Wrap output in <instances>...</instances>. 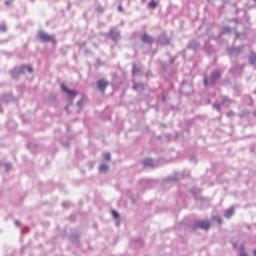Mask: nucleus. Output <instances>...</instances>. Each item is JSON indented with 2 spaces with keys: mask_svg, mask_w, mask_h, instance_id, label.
Segmentation results:
<instances>
[{
  "mask_svg": "<svg viewBox=\"0 0 256 256\" xmlns=\"http://www.w3.org/2000/svg\"><path fill=\"white\" fill-rule=\"evenodd\" d=\"M211 228V222L207 220H199L194 222L192 225V229L196 231V229H203L204 231H209Z\"/></svg>",
  "mask_w": 256,
  "mask_h": 256,
  "instance_id": "nucleus-1",
  "label": "nucleus"
},
{
  "mask_svg": "<svg viewBox=\"0 0 256 256\" xmlns=\"http://www.w3.org/2000/svg\"><path fill=\"white\" fill-rule=\"evenodd\" d=\"M38 37L42 43H55V37L43 31L38 32Z\"/></svg>",
  "mask_w": 256,
  "mask_h": 256,
  "instance_id": "nucleus-2",
  "label": "nucleus"
},
{
  "mask_svg": "<svg viewBox=\"0 0 256 256\" xmlns=\"http://www.w3.org/2000/svg\"><path fill=\"white\" fill-rule=\"evenodd\" d=\"M61 89H62V91L67 93V95H69V97H71V99H75V97H77V91L70 90L69 88H67V86H65V84H61Z\"/></svg>",
  "mask_w": 256,
  "mask_h": 256,
  "instance_id": "nucleus-3",
  "label": "nucleus"
},
{
  "mask_svg": "<svg viewBox=\"0 0 256 256\" xmlns=\"http://www.w3.org/2000/svg\"><path fill=\"white\" fill-rule=\"evenodd\" d=\"M140 39L142 43H145L146 45H151V43H153V37L147 33H144Z\"/></svg>",
  "mask_w": 256,
  "mask_h": 256,
  "instance_id": "nucleus-4",
  "label": "nucleus"
},
{
  "mask_svg": "<svg viewBox=\"0 0 256 256\" xmlns=\"http://www.w3.org/2000/svg\"><path fill=\"white\" fill-rule=\"evenodd\" d=\"M97 87L100 91H102V93H105V89H107V87H109V82H107L105 80H99L97 82Z\"/></svg>",
  "mask_w": 256,
  "mask_h": 256,
  "instance_id": "nucleus-5",
  "label": "nucleus"
},
{
  "mask_svg": "<svg viewBox=\"0 0 256 256\" xmlns=\"http://www.w3.org/2000/svg\"><path fill=\"white\" fill-rule=\"evenodd\" d=\"M219 79H221V72L216 71L212 73L210 83L213 85V83H215L216 81H219Z\"/></svg>",
  "mask_w": 256,
  "mask_h": 256,
  "instance_id": "nucleus-6",
  "label": "nucleus"
},
{
  "mask_svg": "<svg viewBox=\"0 0 256 256\" xmlns=\"http://www.w3.org/2000/svg\"><path fill=\"white\" fill-rule=\"evenodd\" d=\"M233 215H235V209L230 208L225 212L224 217H226V219H231Z\"/></svg>",
  "mask_w": 256,
  "mask_h": 256,
  "instance_id": "nucleus-7",
  "label": "nucleus"
},
{
  "mask_svg": "<svg viewBox=\"0 0 256 256\" xmlns=\"http://www.w3.org/2000/svg\"><path fill=\"white\" fill-rule=\"evenodd\" d=\"M27 71H28V73H33V67H31V66H22L20 68V73H27Z\"/></svg>",
  "mask_w": 256,
  "mask_h": 256,
  "instance_id": "nucleus-8",
  "label": "nucleus"
},
{
  "mask_svg": "<svg viewBox=\"0 0 256 256\" xmlns=\"http://www.w3.org/2000/svg\"><path fill=\"white\" fill-rule=\"evenodd\" d=\"M250 65H256V53L251 52L249 56Z\"/></svg>",
  "mask_w": 256,
  "mask_h": 256,
  "instance_id": "nucleus-9",
  "label": "nucleus"
},
{
  "mask_svg": "<svg viewBox=\"0 0 256 256\" xmlns=\"http://www.w3.org/2000/svg\"><path fill=\"white\" fill-rule=\"evenodd\" d=\"M143 165H144L145 167H151V166H153V159H151V158L145 159L144 162H143Z\"/></svg>",
  "mask_w": 256,
  "mask_h": 256,
  "instance_id": "nucleus-10",
  "label": "nucleus"
},
{
  "mask_svg": "<svg viewBox=\"0 0 256 256\" xmlns=\"http://www.w3.org/2000/svg\"><path fill=\"white\" fill-rule=\"evenodd\" d=\"M99 171H101V173H105V171H109V165L101 164L99 167Z\"/></svg>",
  "mask_w": 256,
  "mask_h": 256,
  "instance_id": "nucleus-11",
  "label": "nucleus"
},
{
  "mask_svg": "<svg viewBox=\"0 0 256 256\" xmlns=\"http://www.w3.org/2000/svg\"><path fill=\"white\" fill-rule=\"evenodd\" d=\"M212 219L216 222H218V225H223V219L219 216H213Z\"/></svg>",
  "mask_w": 256,
  "mask_h": 256,
  "instance_id": "nucleus-12",
  "label": "nucleus"
},
{
  "mask_svg": "<svg viewBox=\"0 0 256 256\" xmlns=\"http://www.w3.org/2000/svg\"><path fill=\"white\" fill-rule=\"evenodd\" d=\"M133 88L136 90V91H143V84H134Z\"/></svg>",
  "mask_w": 256,
  "mask_h": 256,
  "instance_id": "nucleus-13",
  "label": "nucleus"
},
{
  "mask_svg": "<svg viewBox=\"0 0 256 256\" xmlns=\"http://www.w3.org/2000/svg\"><path fill=\"white\" fill-rule=\"evenodd\" d=\"M148 7H150V9H155L157 7V3L155 0H151L148 4Z\"/></svg>",
  "mask_w": 256,
  "mask_h": 256,
  "instance_id": "nucleus-14",
  "label": "nucleus"
},
{
  "mask_svg": "<svg viewBox=\"0 0 256 256\" xmlns=\"http://www.w3.org/2000/svg\"><path fill=\"white\" fill-rule=\"evenodd\" d=\"M240 256H248V255L245 253V246H244V245H241V246H240Z\"/></svg>",
  "mask_w": 256,
  "mask_h": 256,
  "instance_id": "nucleus-15",
  "label": "nucleus"
},
{
  "mask_svg": "<svg viewBox=\"0 0 256 256\" xmlns=\"http://www.w3.org/2000/svg\"><path fill=\"white\" fill-rule=\"evenodd\" d=\"M104 159H105V161H111V154L110 153H105L104 154Z\"/></svg>",
  "mask_w": 256,
  "mask_h": 256,
  "instance_id": "nucleus-16",
  "label": "nucleus"
},
{
  "mask_svg": "<svg viewBox=\"0 0 256 256\" xmlns=\"http://www.w3.org/2000/svg\"><path fill=\"white\" fill-rule=\"evenodd\" d=\"M112 215H113L114 219H119V213L117 211L113 210Z\"/></svg>",
  "mask_w": 256,
  "mask_h": 256,
  "instance_id": "nucleus-17",
  "label": "nucleus"
},
{
  "mask_svg": "<svg viewBox=\"0 0 256 256\" xmlns=\"http://www.w3.org/2000/svg\"><path fill=\"white\" fill-rule=\"evenodd\" d=\"M0 31H7V28L5 26H0Z\"/></svg>",
  "mask_w": 256,
  "mask_h": 256,
  "instance_id": "nucleus-18",
  "label": "nucleus"
},
{
  "mask_svg": "<svg viewBox=\"0 0 256 256\" xmlns=\"http://www.w3.org/2000/svg\"><path fill=\"white\" fill-rule=\"evenodd\" d=\"M234 249H237V242H234L233 244Z\"/></svg>",
  "mask_w": 256,
  "mask_h": 256,
  "instance_id": "nucleus-19",
  "label": "nucleus"
},
{
  "mask_svg": "<svg viewBox=\"0 0 256 256\" xmlns=\"http://www.w3.org/2000/svg\"><path fill=\"white\" fill-rule=\"evenodd\" d=\"M118 11H123V6H118Z\"/></svg>",
  "mask_w": 256,
  "mask_h": 256,
  "instance_id": "nucleus-20",
  "label": "nucleus"
},
{
  "mask_svg": "<svg viewBox=\"0 0 256 256\" xmlns=\"http://www.w3.org/2000/svg\"><path fill=\"white\" fill-rule=\"evenodd\" d=\"M204 85H208L207 78L204 79Z\"/></svg>",
  "mask_w": 256,
  "mask_h": 256,
  "instance_id": "nucleus-21",
  "label": "nucleus"
},
{
  "mask_svg": "<svg viewBox=\"0 0 256 256\" xmlns=\"http://www.w3.org/2000/svg\"><path fill=\"white\" fill-rule=\"evenodd\" d=\"M227 101H229V98L225 97L224 102H227Z\"/></svg>",
  "mask_w": 256,
  "mask_h": 256,
  "instance_id": "nucleus-22",
  "label": "nucleus"
},
{
  "mask_svg": "<svg viewBox=\"0 0 256 256\" xmlns=\"http://www.w3.org/2000/svg\"><path fill=\"white\" fill-rule=\"evenodd\" d=\"M254 256H256V250H253Z\"/></svg>",
  "mask_w": 256,
  "mask_h": 256,
  "instance_id": "nucleus-23",
  "label": "nucleus"
},
{
  "mask_svg": "<svg viewBox=\"0 0 256 256\" xmlns=\"http://www.w3.org/2000/svg\"><path fill=\"white\" fill-rule=\"evenodd\" d=\"M254 1H256V0H254Z\"/></svg>",
  "mask_w": 256,
  "mask_h": 256,
  "instance_id": "nucleus-24",
  "label": "nucleus"
}]
</instances>
